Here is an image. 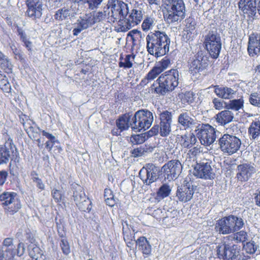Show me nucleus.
I'll return each instance as SVG.
<instances>
[{"label": "nucleus", "instance_id": "f257e3e1", "mask_svg": "<svg viewBox=\"0 0 260 260\" xmlns=\"http://www.w3.org/2000/svg\"><path fill=\"white\" fill-rule=\"evenodd\" d=\"M146 40L148 53L155 57L163 56L169 51L171 40L164 31L158 30L149 32Z\"/></svg>", "mask_w": 260, "mask_h": 260}, {"label": "nucleus", "instance_id": "f03ea898", "mask_svg": "<svg viewBox=\"0 0 260 260\" xmlns=\"http://www.w3.org/2000/svg\"><path fill=\"white\" fill-rule=\"evenodd\" d=\"M180 75L177 69H171L165 72L157 79L159 85L155 88V91L161 95L172 91L178 85Z\"/></svg>", "mask_w": 260, "mask_h": 260}, {"label": "nucleus", "instance_id": "7ed1b4c3", "mask_svg": "<svg viewBox=\"0 0 260 260\" xmlns=\"http://www.w3.org/2000/svg\"><path fill=\"white\" fill-rule=\"evenodd\" d=\"M244 224L242 218L231 215L218 220L215 229L219 234L226 235L239 231Z\"/></svg>", "mask_w": 260, "mask_h": 260}, {"label": "nucleus", "instance_id": "20e7f679", "mask_svg": "<svg viewBox=\"0 0 260 260\" xmlns=\"http://www.w3.org/2000/svg\"><path fill=\"white\" fill-rule=\"evenodd\" d=\"M167 13L165 16L167 22L172 23L185 17V5L182 0H162Z\"/></svg>", "mask_w": 260, "mask_h": 260}, {"label": "nucleus", "instance_id": "39448f33", "mask_svg": "<svg viewBox=\"0 0 260 260\" xmlns=\"http://www.w3.org/2000/svg\"><path fill=\"white\" fill-rule=\"evenodd\" d=\"M107 7L110 10L108 17L109 21H118L120 26V21L128 14V4L120 0H109Z\"/></svg>", "mask_w": 260, "mask_h": 260}, {"label": "nucleus", "instance_id": "423d86ee", "mask_svg": "<svg viewBox=\"0 0 260 260\" xmlns=\"http://www.w3.org/2000/svg\"><path fill=\"white\" fill-rule=\"evenodd\" d=\"M153 120V114L150 111L147 110L137 111L133 115V131L138 132L147 129L151 126Z\"/></svg>", "mask_w": 260, "mask_h": 260}, {"label": "nucleus", "instance_id": "0eeeda50", "mask_svg": "<svg viewBox=\"0 0 260 260\" xmlns=\"http://www.w3.org/2000/svg\"><path fill=\"white\" fill-rule=\"evenodd\" d=\"M209 57L207 53L202 50L199 51L190 62L189 72L194 79H199L201 73L209 64Z\"/></svg>", "mask_w": 260, "mask_h": 260}, {"label": "nucleus", "instance_id": "6e6552de", "mask_svg": "<svg viewBox=\"0 0 260 260\" xmlns=\"http://www.w3.org/2000/svg\"><path fill=\"white\" fill-rule=\"evenodd\" d=\"M204 44L206 49L213 58H217L220 52L221 41L216 30H210L205 36Z\"/></svg>", "mask_w": 260, "mask_h": 260}, {"label": "nucleus", "instance_id": "1a4fd4ad", "mask_svg": "<svg viewBox=\"0 0 260 260\" xmlns=\"http://www.w3.org/2000/svg\"><path fill=\"white\" fill-rule=\"evenodd\" d=\"M19 159V152L11 138H9L4 145H0V165L7 164L10 160L18 162Z\"/></svg>", "mask_w": 260, "mask_h": 260}, {"label": "nucleus", "instance_id": "9d476101", "mask_svg": "<svg viewBox=\"0 0 260 260\" xmlns=\"http://www.w3.org/2000/svg\"><path fill=\"white\" fill-rule=\"evenodd\" d=\"M217 254L223 260H240L241 253L237 245L224 242L217 246Z\"/></svg>", "mask_w": 260, "mask_h": 260}, {"label": "nucleus", "instance_id": "9b49d317", "mask_svg": "<svg viewBox=\"0 0 260 260\" xmlns=\"http://www.w3.org/2000/svg\"><path fill=\"white\" fill-rule=\"evenodd\" d=\"M0 201L5 211L11 215L18 211L21 205L17 194L14 192H4L0 195Z\"/></svg>", "mask_w": 260, "mask_h": 260}, {"label": "nucleus", "instance_id": "f8f14e48", "mask_svg": "<svg viewBox=\"0 0 260 260\" xmlns=\"http://www.w3.org/2000/svg\"><path fill=\"white\" fill-rule=\"evenodd\" d=\"M218 144L223 153L231 155L239 149L241 141L235 136L225 134L218 140Z\"/></svg>", "mask_w": 260, "mask_h": 260}, {"label": "nucleus", "instance_id": "ddd939ff", "mask_svg": "<svg viewBox=\"0 0 260 260\" xmlns=\"http://www.w3.org/2000/svg\"><path fill=\"white\" fill-rule=\"evenodd\" d=\"M159 125H154L151 129L154 135L159 133L162 137L168 136L171 132V123L172 122V115L171 112L167 110L163 111L159 114Z\"/></svg>", "mask_w": 260, "mask_h": 260}, {"label": "nucleus", "instance_id": "4468645a", "mask_svg": "<svg viewBox=\"0 0 260 260\" xmlns=\"http://www.w3.org/2000/svg\"><path fill=\"white\" fill-rule=\"evenodd\" d=\"M143 14L139 9H134L129 15L120 21V28L122 31H126L138 25L143 19Z\"/></svg>", "mask_w": 260, "mask_h": 260}, {"label": "nucleus", "instance_id": "2eb2a0df", "mask_svg": "<svg viewBox=\"0 0 260 260\" xmlns=\"http://www.w3.org/2000/svg\"><path fill=\"white\" fill-rule=\"evenodd\" d=\"M158 170L152 164H148L140 171L139 176L145 185H150L158 178Z\"/></svg>", "mask_w": 260, "mask_h": 260}, {"label": "nucleus", "instance_id": "dca6fc26", "mask_svg": "<svg viewBox=\"0 0 260 260\" xmlns=\"http://www.w3.org/2000/svg\"><path fill=\"white\" fill-rule=\"evenodd\" d=\"M197 136L202 145L210 146L216 139V131L209 124L202 125L197 133Z\"/></svg>", "mask_w": 260, "mask_h": 260}, {"label": "nucleus", "instance_id": "f3484780", "mask_svg": "<svg viewBox=\"0 0 260 260\" xmlns=\"http://www.w3.org/2000/svg\"><path fill=\"white\" fill-rule=\"evenodd\" d=\"M164 173L169 180L176 179L181 172L182 166L179 160L173 159L163 166Z\"/></svg>", "mask_w": 260, "mask_h": 260}, {"label": "nucleus", "instance_id": "a211bd4d", "mask_svg": "<svg viewBox=\"0 0 260 260\" xmlns=\"http://www.w3.org/2000/svg\"><path fill=\"white\" fill-rule=\"evenodd\" d=\"M27 10L26 14L32 20L41 18L42 15L43 3L41 0H27Z\"/></svg>", "mask_w": 260, "mask_h": 260}, {"label": "nucleus", "instance_id": "6ab92c4d", "mask_svg": "<svg viewBox=\"0 0 260 260\" xmlns=\"http://www.w3.org/2000/svg\"><path fill=\"white\" fill-rule=\"evenodd\" d=\"M196 186L191 183H187L178 187L176 192V197L182 202H187L192 198Z\"/></svg>", "mask_w": 260, "mask_h": 260}, {"label": "nucleus", "instance_id": "aec40b11", "mask_svg": "<svg viewBox=\"0 0 260 260\" xmlns=\"http://www.w3.org/2000/svg\"><path fill=\"white\" fill-rule=\"evenodd\" d=\"M193 174L198 178L205 179H211L214 176L210 165L204 162L195 165Z\"/></svg>", "mask_w": 260, "mask_h": 260}, {"label": "nucleus", "instance_id": "412c9836", "mask_svg": "<svg viewBox=\"0 0 260 260\" xmlns=\"http://www.w3.org/2000/svg\"><path fill=\"white\" fill-rule=\"evenodd\" d=\"M256 172L253 164H243L238 166L237 177L241 181H247Z\"/></svg>", "mask_w": 260, "mask_h": 260}, {"label": "nucleus", "instance_id": "4be33fe9", "mask_svg": "<svg viewBox=\"0 0 260 260\" xmlns=\"http://www.w3.org/2000/svg\"><path fill=\"white\" fill-rule=\"evenodd\" d=\"M177 121L180 127L184 129L191 128L198 124L195 116L187 111L181 113L178 116Z\"/></svg>", "mask_w": 260, "mask_h": 260}, {"label": "nucleus", "instance_id": "5701e85b", "mask_svg": "<svg viewBox=\"0 0 260 260\" xmlns=\"http://www.w3.org/2000/svg\"><path fill=\"white\" fill-rule=\"evenodd\" d=\"M256 0H240L239 2V9L253 19L256 17Z\"/></svg>", "mask_w": 260, "mask_h": 260}, {"label": "nucleus", "instance_id": "b1692460", "mask_svg": "<svg viewBox=\"0 0 260 260\" xmlns=\"http://www.w3.org/2000/svg\"><path fill=\"white\" fill-rule=\"evenodd\" d=\"M247 50L250 56H254L260 53V34L252 33L249 36Z\"/></svg>", "mask_w": 260, "mask_h": 260}, {"label": "nucleus", "instance_id": "393cba45", "mask_svg": "<svg viewBox=\"0 0 260 260\" xmlns=\"http://www.w3.org/2000/svg\"><path fill=\"white\" fill-rule=\"evenodd\" d=\"M94 24V21L92 18L90 13L86 14L77 20V26L73 30V35L77 36L82 30L87 29Z\"/></svg>", "mask_w": 260, "mask_h": 260}, {"label": "nucleus", "instance_id": "a878e982", "mask_svg": "<svg viewBox=\"0 0 260 260\" xmlns=\"http://www.w3.org/2000/svg\"><path fill=\"white\" fill-rule=\"evenodd\" d=\"M133 114L125 113L116 120V125L120 132L127 129L129 127L133 129Z\"/></svg>", "mask_w": 260, "mask_h": 260}, {"label": "nucleus", "instance_id": "bb28decb", "mask_svg": "<svg viewBox=\"0 0 260 260\" xmlns=\"http://www.w3.org/2000/svg\"><path fill=\"white\" fill-rule=\"evenodd\" d=\"M214 92L219 98L223 99H231L234 97L236 93V91L231 87L227 86H215L214 87Z\"/></svg>", "mask_w": 260, "mask_h": 260}, {"label": "nucleus", "instance_id": "cd10ccee", "mask_svg": "<svg viewBox=\"0 0 260 260\" xmlns=\"http://www.w3.org/2000/svg\"><path fill=\"white\" fill-rule=\"evenodd\" d=\"M136 245L138 250L141 251L145 257L151 253V246L145 237H140L136 241Z\"/></svg>", "mask_w": 260, "mask_h": 260}, {"label": "nucleus", "instance_id": "c85d7f7f", "mask_svg": "<svg viewBox=\"0 0 260 260\" xmlns=\"http://www.w3.org/2000/svg\"><path fill=\"white\" fill-rule=\"evenodd\" d=\"M234 114L230 109L221 111L216 115V121L221 125H225L232 122L234 119Z\"/></svg>", "mask_w": 260, "mask_h": 260}, {"label": "nucleus", "instance_id": "c756f323", "mask_svg": "<svg viewBox=\"0 0 260 260\" xmlns=\"http://www.w3.org/2000/svg\"><path fill=\"white\" fill-rule=\"evenodd\" d=\"M197 142V138L192 133H189L181 136L180 143L184 148H190Z\"/></svg>", "mask_w": 260, "mask_h": 260}, {"label": "nucleus", "instance_id": "7c9ffc66", "mask_svg": "<svg viewBox=\"0 0 260 260\" xmlns=\"http://www.w3.org/2000/svg\"><path fill=\"white\" fill-rule=\"evenodd\" d=\"M177 211L173 210L172 211L167 210L163 223L168 226H174L177 222Z\"/></svg>", "mask_w": 260, "mask_h": 260}, {"label": "nucleus", "instance_id": "2f4dec72", "mask_svg": "<svg viewBox=\"0 0 260 260\" xmlns=\"http://www.w3.org/2000/svg\"><path fill=\"white\" fill-rule=\"evenodd\" d=\"M244 103L243 98L241 96L239 99L230 100L225 105V107L227 109H231L235 111H238L243 108Z\"/></svg>", "mask_w": 260, "mask_h": 260}, {"label": "nucleus", "instance_id": "473e14b6", "mask_svg": "<svg viewBox=\"0 0 260 260\" xmlns=\"http://www.w3.org/2000/svg\"><path fill=\"white\" fill-rule=\"evenodd\" d=\"M171 190L172 187L168 184H163L156 192V199L160 200L168 197Z\"/></svg>", "mask_w": 260, "mask_h": 260}, {"label": "nucleus", "instance_id": "72a5a7b5", "mask_svg": "<svg viewBox=\"0 0 260 260\" xmlns=\"http://www.w3.org/2000/svg\"><path fill=\"white\" fill-rule=\"evenodd\" d=\"M42 132V135L49 140L45 143V147L50 152L52 150L53 145L56 143H58V141L52 134L44 130Z\"/></svg>", "mask_w": 260, "mask_h": 260}, {"label": "nucleus", "instance_id": "f704fd0d", "mask_svg": "<svg viewBox=\"0 0 260 260\" xmlns=\"http://www.w3.org/2000/svg\"><path fill=\"white\" fill-rule=\"evenodd\" d=\"M248 132L253 139H255L260 135V121H253L249 129Z\"/></svg>", "mask_w": 260, "mask_h": 260}, {"label": "nucleus", "instance_id": "c9c22d12", "mask_svg": "<svg viewBox=\"0 0 260 260\" xmlns=\"http://www.w3.org/2000/svg\"><path fill=\"white\" fill-rule=\"evenodd\" d=\"M135 55L133 54H128L126 55L124 58L121 56L120 58V60H123V61H120L119 62V66L120 68H131L133 67V61L134 60Z\"/></svg>", "mask_w": 260, "mask_h": 260}, {"label": "nucleus", "instance_id": "e433bc0d", "mask_svg": "<svg viewBox=\"0 0 260 260\" xmlns=\"http://www.w3.org/2000/svg\"><path fill=\"white\" fill-rule=\"evenodd\" d=\"M231 239L236 241L237 242H244L248 240V236L246 232L241 231L229 236Z\"/></svg>", "mask_w": 260, "mask_h": 260}, {"label": "nucleus", "instance_id": "4c0bfd02", "mask_svg": "<svg viewBox=\"0 0 260 260\" xmlns=\"http://www.w3.org/2000/svg\"><path fill=\"white\" fill-rule=\"evenodd\" d=\"M104 197L107 205L113 207L115 205L116 201L114 197L113 192L110 189L106 188L105 189Z\"/></svg>", "mask_w": 260, "mask_h": 260}, {"label": "nucleus", "instance_id": "58836bf2", "mask_svg": "<svg viewBox=\"0 0 260 260\" xmlns=\"http://www.w3.org/2000/svg\"><path fill=\"white\" fill-rule=\"evenodd\" d=\"M70 15V10L68 9L62 8L58 10L54 15L56 20L62 21L67 19Z\"/></svg>", "mask_w": 260, "mask_h": 260}, {"label": "nucleus", "instance_id": "ea45409f", "mask_svg": "<svg viewBox=\"0 0 260 260\" xmlns=\"http://www.w3.org/2000/svg\"><path fill=\"white\" fill-rule=\"evenodd\" d=\"M161 72H162L160 68H158L156 66H155L152 68V70L149 71L146 78L142 80V82L147 80V82H148L149 81L155 79Z\"/></svg>", "mask_w": 260, "mask_h": 260}, {"label": "nucleus", "instance_id": "a19ab883", "mask_svg": "<svg viewBox=\"0 0 260 260\" xmlns=\"http://www.w3.org/2000/svg\"><path fill=\"white\" fill-rule=\"evenodd\" d=\"M73 197L76 204L89 200L81 188L74 192Z\"/></svg>", "mask_w": 260, "mask_h": 260}, {"label": "nucleus", "instance_id": "79ce46f5", "mask_svg": "<svg viewBox=\"0 0 260 260\" xmlns=\"http://www.w3.org/2000/svg\"><path fill=\"white\" fill-rule=\"evenodd\" d=\"M32 124L34 123L30 120H27L23 123V126L27 134L29 136L32 135L34 138H35L37 137V132H35V127L32 125Z\"/></svg>", "mask_w": 260, "mask_h": 260}, {"label": "nucleus", "instance_id": "37998d69", "mask_svg": "<svg viewBox=\"0 0 260 260\" xmlns=\"http://www.w3.org/2000/svg\"><path fill=\"white\" fill-rule=\"evenodd\" d=\"M258 248V246L253 241L246 242L245 244H243V248L247 253L250 254L254 253Z\"/></svg>", "mask_w": 260, "mask_h": 260}, {"label": "nucleus", "instance_id": "c03bdc74", "mask_svg": "<svg viewBox=\"0 0 260 260\" xmlns=\"http://www.w3.org/2000/svg\"><path fill=\"white\" fill-rule=\"evenodd\" d=\"M149 210L150 211L149 213L151 214L154 218L157 220H160L162 219V221H164L167 210L164 209H161L159 208L154 209L153 211Z\"/></svg>", "mask_w": 260, "mask_h": 260}, {"label": "nucleus", "instance_id": "a18cd8bd", "mask_svg": "<svg viewBox=\"0 0 260 260\" xmlns=\"http://www.w3.org/2000/svg\"><path fill=\"white\" fill-rule=\"evenodd\" d=\"M18 31L21 40L24 43V45L28 51H31L32 47L31 42L27 40L26 35L23 32L22 30L18 29Z\"/></svg>", "mask_w": 260, "mask_h": 260}, {"label": "nucleus", "instance_id": "49530a36", "mask_svg": "<svg viewBox=\"0 0 260 260\" xmlns=\"http://www.w3.org/2000/svg\"><path fill=\"white\" fill-rule=\"evenodd\" d=\"M91 14H92V18L93 21H94V24L95 23L100 22L103 21L106 18V14L105 12H103L101 11L99 12H90Z\"/></svg>", "mask_w": 260, "mask_h": 260}, {"label": "nucleus", "instance_id": "de8ad7c7", "mask_svg": "<svg viewBox=\"0 0 260 260\" xmlns=\"http://www.w3.org/2000/svg\"><path fill=\"white\" fill-rule=\"evenodd\" d=\"M76 204L79 209L83 212H89L91 209V201L89 200Z\"/></svg>", "mask_w": 260, "mask_h": 260}, {"label": "nucleus", "instance_id": "09e8293b", "mask_svg": "<svg viewBox=\"0 0 260 260\" xmlns=\"http://www.w3.org/2000/svg\"><path fill=\"white\" fill-rule=\"evenodd\" d=\"M59 245L62 252L64 254L67 255L71 252L70 246L67 239H61Z\"/></svg>", "mask_w": 260, "mask_h": 260}, {"label": "nucleus", "instance_id": "8fccbe9b", "mask_svg": "<svg viewBox=\"0 0 260 260\" xmlns=\"http://www.w3.org/2000/svg\"><path fill=\"white\" fill-rule=\"evenodd\" d=\"M249 102L254 106L260 107V94L257 92H254L250 95Z\"/></svg>", "mask_w": 260, "mask_h": 260}, {"label": "nucleus", "instance_id": "3c124183", "mask_svg": "<svg viewBox=\"0 0 260 260\" xmlns=\"http://www.w3.org/2000/svg\"><path fill=\"white\" fill-rule=\"evenodd\" d=\"M194 94L192 91L186 92L182 97V102L183 103L185 104H191L192 103L194 99Z\"/></svg>", "mask_w": 260, "mask_h": 260}, {"label": "nucleus", "instance_id": "603ef678", "mask_svg": "<svg viewBox=\"0 0 260 260\" xmlns=\"http://www.w3.org/2000/svg\"><path fill=\"white\" fill-rule=\"evenodd\" d=\"M147 148L146 146H141L132 150L133 156L137 157L141 156L147 152Z\"/></svg>", "mask_w": 260, "mask_h": 260}, {"label": "nucleus", "instance_id": "864d4df0", "mask_svg": "<svg viewBox=\"0 0 260 260\" xmlns=\"http://www.w3.org/2000/svg\"><path fill=\"white\" fill-rule=\"evenodd\" d=\"M1 65L2 69L7 73H10L12 71V64L7 57L5 56L1 60Z\"/></svg>", "mask_w": 260, "mask_h": 260}, {"label": "nucleus", "instance_id": "5fc2aeb1", "mask_svg": "<svg viewBox=\"0 0 260 260\" xmlns=\"http://www.w3.org/2000/svg\"><path fill=\"white\" fill-rule=\"evenodd\" d=\"M103 1V0H84V3L88 4L89 9L94 10L98 8Z\"/></svg>", "mask_w": 260, "mask_h": 260}, {"label": "nucleus", "instance_id": "6e6d98bb", "mask_svg": "<svg viewBox=\"0 0 260 260\" xmlns=\"http://www.w3.org/2000/svg\"><path fill=\"white\" fill-rule=\"evenodd\" d=\"M213 107L218 110L222 109L225 106L224 105H226L227 103H225L222 100L219 99L218 98H214L212 102Z\"/></svg>", "mask_w": 260, "mask_h": 260}, {"label": "nucleus", "instance_id": "4d7b16f0", "mask_svg": "<svg viewBox=\"0 0 260 260\" xmlns=\"http://www.w3.org/2000/svg\"><path fill=\"white\" fill-rule=\"evenodd\" d=\"M170 64V60L167 57H164L161 60L158 62L156 65L158 68H160L163 72L165 70L168 68Z\"/></svg>", "mask_w": 260, "mask_h": 260}, {"label": "nucleus", "instance_id": "13d9d810", "mask_svg": "<svg viewBox=\"0 0 260 260\" xmlns=\"http://www.w3.org/2000/svg\"><path fill=\"white\" fill-rule=\"evenodd\" d=\"M3 249L4 253H5L6 257H13L15 254V247H0Z\"/></svg>", "mask_w": 260, "mask_h": 260}, {"label": "nucleus", "instance_id": "bf43d9fd", "mask_svg": "<svg viewBox=\"0 0 260 260\" xmlns=\"http://www.w3.org/2000/svg\"><path fill=\"white\" fill-rule=\"evenodd\" d=\"M153 23V19L150 17H147L144 19L142 24V28L143 30L147 31L152 26Z\"/></svg>", "mask_w": 260, "mask_h": 260}, {"label": "nucleus", "instance_id": "052dcab7", "mask_svg": "<svg viewBox=\"0 0 260 260\" xmlns=\"http://www.w3.org/2000/svg\"><path fill=\"white\" fill-rule=\"evenodd\" d=\"M52 195L57 202L61 201L63 198V194L62 192L57 189H53L52 191Z\"/></svg>", "mask_w": 260, "mask_h": 260}, {"label": "nucleus", "instance_id": "680f3d73", "mask_svg": "<svg viewBox=\"0 0 260 260\" xmlns=\"http://www.w3.org/2000/svg\"><path fill=\"white\" fill-rule=\"evenodd\" d=\"M131 141L134 144H141L145 141V138L140 135H133L131 138Z\"/></svg>", "mask_w": 260, "mask_h": 260}, {"label": "nucleus", "instance_id": "e2e57ef3", "mask_svg": "<svg viewBox=\"0 0 260 260\" xmlns=\"http://www.w3.org/2000/svg\"><path fill=\"white\" fill-rule=\"evenodd\" d=\"M32 179L34 182L36 183L37 187L41 190L45 189V185L42 180L38 177L33 176Z\"/></svg>", "mask_w": 260, "mask_h": 260}, {"label": "nucleus", "instance_id": "0e129e2a", "mask_svg": "<svg viewBox=\"0 0 260 260\" xmlns=\"http://www.w3.org/2000/svg\"><path fill=\"white\" fill-rule=\"evenodd\" d=\"M133 233H131V231L130 230L128 232H125V233L123 234V238L124 240H135L134 235L135 234V230L133 229Z\"/></svg>", "mask_w": 260, "mask_h": 260}, {"label": "nucleus", "instance_id": "69168bd1", "mask_svg": "<svg viewBox=\"0 0 260 260\" xmlns=\"http://www.w3.org/2000/svg\"><path fill=\"white\" fill-rule=\"evenodd\" d=\"M8 176V172L6 171H0V185H3L7 180Z\"/></svg>", "mask_w": 260, "mask_h": 260}, {"label": "nucleus", "instance_id": "338daca9", "mask_svg": "<svg viewBox=\"0 0 260 260\" xmlns=\"http://www.w3.org/2000/svg\"><path fill=\"white\" fill-rule=\"evenodd\" d=\"M1 247H15L13 239L11 238L5 239L3 242V245Z\"/></svg>", "mask_w": 260, "mask_h": 260}, {"label": "nucleus", "instance_id": "774afa93", "mask_svg": "<svg viewBox=\"0 0 260 260\" xmlns=\"http://www.w3.org/2000/svg\"><path fill=\"white\" fill-rule=\"evenodd\" d=\"M187 27L189 29V30H194L195 29V26L196 25V22L192 19L189 18L187 19Z\"/></svg>", "mask_w": 260, "mask_h": 260}]
</instances>
